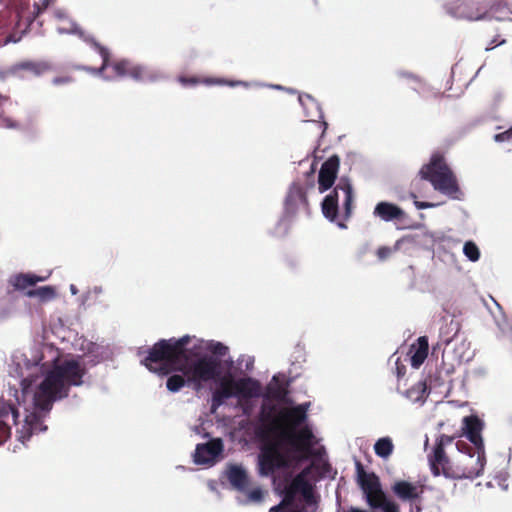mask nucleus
<instances>
[{
  "instance_id": "1",
  "label": "nucleus",
  "mask_w": 512,
  "mask_h": 512,
  "mask_svg": "<svg viewBox=\"0 0 512 512\" xmlns=\"http://www.w3.org/2000/svg\"><path fill=\"white\" fill-rule=\"evenodd\" d=\"M275 411V405H263L259 415L260 424L255 428L256 438L260 442L257 467L259 475L263 477L289 469L293 463L306 457L314 437L308 427L299 431L284 429L280 416H274Z\"/></svg>"
},
{
  "instance_id": "2",
  "label": "nucleus",
  "mask_w": 512,
  "mask_h": 512,
  "mask_svg": "<svg viewBox=\"0 0 512 512\" xmlns=\"http://www.w3.org/2000/svg\"><path fill=\"white\" fill-rule=\"evenodd\" d=\"M83 375L84 370L76 360H65L46 372L33 395V404L37 411L26 415L20 430L21 441L29 440L33 434L47 429L39 412H50L54 402L68 396L71 386L82 383Z\"/></svg>"
},
{
  "instance_id": "3",
  "label": "nucleus",
  "mask_w": 512,
  "mask_h": 512,
  "mask_svg": "<svg viewBox=\"0 0 512 512\" xmlns=\"http://www.w3.org/2000/svg\"><path fill=\"white\" fill-rule=\"evenodd\" d=\"M423 181H429L433 188L452 199H460L462 194L457 178L446 162L443 154L433 153L429 162L419 170L418 177L412 180L410 185V197L417 198L421 191Z\"/></svg>"
},
{
  "instance_id": "4",
  "label": "nucleus",
  "mask_w": 512,
  "mask_h": 512,
  "mask_svg": "<svg viewBox=\"0 0 512 512\" xmlns=\"http://www.w3.org/2000/svg\"><path fill=\"white\" fill-rule=\"evenodd\" d=\"M191 337L185 335L179 339H161L149 350L141 363L158 375H168L176 371L174 367L180 365L181 360L187 359V345Z\"/></svg>"
},
{
  "instance_id": "5",
  "label": "nucleus",
  "mask_w": 512,
  "mask_h": 512,
  "mask_svg": "<svg viewBox=\"0 0 512 512\" xmlns=\"http://www.w3.org/2000/svg\"><path fill=\"white\" fill-rule=\"evenodd\" d=\"M354 192L347 177H341L334 189L321 203L322 213L331 222L345 229L346 221L352 216Z\"/></svg>"
},
{
  "instance_id": "6",
  "label": "nucleus",
  "mask_w": 512,
  "mask_h": 512,
  "mask_svg": "<svg viewBox=\"0 0 512 512\" xmlns=\"http://www.w3.org/2000/svg\"><path fill=\"white\" fill-rule=\"evenodd\" d=\"M458 455L454 457V469H448L450 479H474L479 477L486 463L485 449L476 448L467 442H456Z\"/></svg>"
},
{
  "instance_id": "7",
  "label": "nucleus",
  "mask_w": 512,
  "mask_h": 512,
  "mask_svg": "<svg viewBox=\"0 0 512 512\" xmlns=\"http://www.w3.org/2000/svg\"><path fill=\"white\" fill-rule=\"evenodd\" d=\"M355 466L357 484L363 492L367 505L371 509H381L383 512H399V506L387 498L379 477L374 472H366L360 461H356Z\"/></svg>"
},
{
  "instance_id": "8",
  "label": "nucleus",
  "mask_w": 512,
  "mask_h": 512,
  "mask_svg": "<svg viewBox=\"0 0 512 512\" xmlns=\"http://www.w3.org/2000/svg\"><path fill=\"white\" fill-rule=\"evenodd\" d=\"M53 0H41L34 5V18H38L43 12H46L49 19L54 23L56 30L60 34H75L83 39L87 44L96 47V40L92 35H87L70 17L68 11L60 7H51Z\"/></svg>"
},
{
  "instance_id": "9",
  "label": "nucleus",
  "mask_w": 512,
  "mask_h": 512,
  "mask_svg": "<svg viewBox=\"0 0 512 512\" xmlns=\"http://www.w3.org/2000/svg\"><path fill=\"white\" fill-rule=\"evenodd\" d=\"M187 360L188 358L181 360L180 365L174 369L184 374L187 382L192 384L196 391L202 388V383L215 380L220 375L221 363L214 356H202L191 364H188Z\"/></svg>"
},
{
  "instance_id": "10",
  "label": "nucleus",
  "mask_w": 512,
  "mask_h": 512,
  "mask_svg": "<svg viewBox=\"0 0 512 512\" xmlns=\"http://www.w3.org/2000/svg\"><path fill=\"white\" fill-rule=\"evenodd\" d=\"M98 53L102 64L98 67V75L106 80H115L122 77H131L134 80H141L144 69L140 65L127 59L113 57L108 48L98 44Z\"/></svg>"
},
{
  "instance_id": "11",
  "label": "nucleus",
  "mask_w": 512,
  "mask_h": 512,
  "mask_svg": "<svg viewBox=\"0 0 512 512\" xmlns=\"http://www.w3.org/2000/svg\"><path fill=\"white\" fill-rule=\"evenodd\" d=\"M494 6L495 4L489 5L477 0H452L447 3L446 8L456 18L477 21L486 19Z\"/></svg>"
},
{
  "instance_id": "12",
  "label": "nucleus",
  "mask_w": 512,
  "mask_h": 512,
  "mask_svg": "<svg viewBox=\"0 0 512 512\" xmlns=\"http://www.w3.org/2000/svg\"><path fill=\"white\" fill-rule=\"evenodd\" d=\"M455 437L441 434L435 442L432 453L428 455L431 473L434 476L443 475L450 478L448 469H454V457L450 459L445 451V447L453 443Z\"/></svg>"
},
{
  "instance_id": "13",
  "label": "nucleus",
  "mask_w": 512,
  "mask_h": 512,
  "mask_svg": "<svg viewBox=\"0 0 512 512\" xmlns=\"http://www.w3.org/2000/svg\"><path fill=\"white\" fill-rule=\"evenodd\" d=\"M340 159L337 155L329 157L321 166L318 175V188L321 193L330 189L337 177Z\"/></svg>"
},
{
  "instance_id": "14",
  "label": "nucleus",
  "mask_w": 512,
  "mask_h": 512,
  "mask_svg": "<svg viewBox=\"0 0 512 512\" xmlns=\"http://www.w3.org/2000/svg\"><path fill=\"white\" fill-rule=\"evenodd\" d=\"M19 412L8 401L0 398V444L4 443L11 435L10 422L16 424Z\"/></svg>"
},
{
  "instance_id": "15",
  "label": "nucleus",
  "mask_w": 512,
  "mask_h": 512,
  "mask_svg": "<svg viewBox=\"0 0 512 512\" xmlns=\"http://www.w3.org/2000/svg\"><path fill=\"white\" fill-rule=\"evenodd\" d=\"M223 451V442L220 438L212 439L206 443L197 444L194 453L196 464H208L215 460Z\"/></svg>"
},
{
  "instance_id": "16",
  "label": "nucleus",
  "mask_w": 512,
  "mask_h": 512,
  "mask_svg": "<svg viewBox=\"0 0 512 512\" xmlns=\"http://www.w3.org/2000/svg\"><path fill=\"white\" fill-rule=\"evenodd\" d=\"M484 424L476 415H469L463 418V433L467 439L473 444L472 447L484 449L483 438L481 432Z\"/></svg>"
},
{
  "instance_id": "17",
  "label": "nucleus",
  "mask_w": 512,
  "mask_h": 512,
  "mask_svg": "<svg viewBox=\"0 0 512 512\" xmlns=\"http://www.w3.org/2000/svg\"><path fill=\"white\" fill-rule=\"evenodd\" d=\"M48 276H39L33 273H17L9 277L8 284L13 291L8 290V295H13L14 291H24L28 287L35 286L38 282L46 281Z\"/></svg>"
},
{
  "instance_id": "18",
  "label": "nucleus",
  "mask_w": 512,
  "mask_h": 512,
  "mask_svg": "<svg viewBox=\"0 0 512 512\" xmlns=\"http://www.w3.org/2000/svg\"><path fill=\"white\" fill-rule=\"evenodd\" d=\"M231 384L234 387L235 396L242 398L258 397L261 393V385L258 380L251 377L234 380L231 377Z\"/></svg>"
},
{
  "instance_id": "19",
  "label": "nucleus",
  "mask_w": 512,
  "mask_h": 512,
  "mask_svg": "<svg viewBox=\"0 0 512 512\" xmlns=\"http://www.w3.org/2000/svg\"><path fill=\"white\" fill-rule=\"evenodd\" d=\"M226 475L231 486L240 491L245 492L249 486V476L242 465L231 464L227 467Z\"/></svg>"
},
{
  "instance_id": "20",
  "label": "nucleus",
  "mask_w": 512,
  "mask_h": 512,
  "mask_svg": "<svg viewBox=\"0 0 512 512\" xmlns=\"http://www.w3.org/2000/svg\"><path fill=\"white\" fill-rule=\"evenodd\" d=\"M392 491L402 501H414L423 493L422 486L405 480L396 481L392 486Z\"/></svg>"
},
{
  "instance_id": "21",
  "label": "nucleus",
  "mask_w": 512,
  "mask_h": 512,
  "mask_svg": "<svg viewBox=\"0 0 512 512\" xmlns=\"http://www.w3.org/2000/svg\"><path fill=\"white\" fill-rule=\"evenodd\" d=\"M373 214L386 222L402 220L405 217V212L402 208L396 204L386 201L379 202L375 206Z\"/></svg>"
},
{
  "instance_id": "22",
  "label": "nucleus",
  "mask_w": 512,
  "mask_h": 512,
  "mask_svg": "<svg viewBox=\"0 0 512 512\" xmlns=\"http://www.w3.org/2000/svg\"><path fill=\"white\" fill-rule=\"evenodd\" d=\"M280 418L290 425V430L295 431V428L306 420L307 407L301 404L292 408L283 409L280 412Z\"/></svg>"
},
{
  "instance_id": "23",
  "label": "nucleus",
  "mask_w": 512,
  "mask_h": 512,
  "mask_svg": "<svg viewBox=\"0 0 512 512\" xmlns=\"http://www.w3.org/2000/svg\"><path fill=\"white\" fill-rule=\"evenodd\" d=\"M235 396L234 387L231 384V376L224 377L220 382V387L212 394L211 410L212 412L221 406L228 398Z\"/></svg>"
},
{
  "instance_id": "24",
  "label": "nucleus",
  "mask_w": 512,
  "mask_h": 512,
  "mask_svg": "<svg viewBox=\"0 0 512 512\" xmlns=\"http://www.w3.org/2000/svg\"><path fill=\"white\" fill-rule=\"evenodd\" d=\"M308 206V199L306 192L301 187H294L290 189L285 205L286 209L290 213H294L298 205Z\"/></svg>"
},
{
  "instance_id": "25",
  "label": "nucleus",
  "mask_w": 512,
  "mask_h": 512,
  "mask_svg": "<svg viewBox=\"0 0 512 512\" xmlns=\"http://www.w3.org/2000/svg\"><path fill=\"white\" fill-rule=\"evenodd\" d=\"M428 340L426 337H419L417 339V345L412 346L411 352V365L414 368H419L425 361L428 355Z\"/></svg>"
},
{
  "instance_id": "26",
  "label": "nucleus",
  "mask_w": 512,
  "mask_h": 512,
  "mask_svg": "<svg viewBox=\"0 0 512 512\" xmlns=\"http://www.w3.org/2000/svg\"><path fill=\"white\" fill-rule=\"evenodd\" d=\"M25 295L29 298H37L41 303H47L56 298L57 292L53 286H42L27 290Z\"/></svg>"
},
{
  "instance_id": "27",
  "label": "nucleus",
  "mask_w": 512,
  "mask_h": 512,
  "mask_svg": "<svg viewBox=\"0 0 512 512\" xmlns=\"http://www.w3.org/2000/svg\"><path fill=\"white\" fill-rule=\"evenodd\" d=\"M394 450V444L390 437L379 438L374 444L375 454L381 458L387 459Z\"/></svg>"
},
{
  "instance_id": "28",
  "label": "nucleus",
  "mask_w": 512,
  "mask_h": 512,
  "mask_svg": "<svg viewBox=\"0 0 512 512\" xmlns=\"http://www.w3.org/2000/svg\"><path fill=\"white\" fill-rule=\"evenodd\" d=\"M427 396V385L419 381L406 391V397L413 402L423 401Z\"/></svg>"
},
{
  "instance_id": "29",
  "label": "nucleus",
  "mask_w": 512,
  "mask_h": 512,
  "mask_svg": "<svg viewBox=\"0 0 512 512\" xmlns=\"http://www.w3.org/2000/svg\"><path fill=\"white\" fill-rule=\"evenodd\" d=\"M309 484L308 480L306 479V475L304 472L299 473L296 475L292 481L285 486V488L289 491H291L294 494L302 493L305 489H307V485Z\"/></svg>"
},
{
  "instance_id": "30",
  "label": "nucleus",
  "mask_w": 512,
  "mask_h": 512,
  "mask_svg": "<svg viewBox=\"0 0 512 512\" xmlns=\"http://www.w3.org/2000/svg\"><path fill=\"white\" fill-rule=\"evenodd\" d=\"M186 376L180 374L171 375L166 381V387L170 392H178L186 384Z\"/></svg>"
},
{
  "instance_id": "31",
  "label": "nucleus",
  "mask_w": 512,
  "mask_h": 512,
  "mask_svg": "<svg viewBox=\"0 0 512 512\" xmlns=\"http://www.w3.org/2000/svg\"><path fill=\"white\" fill-rule=\"evenodd\" d=\"M463 253L470 261H477L480 258V251L472 241H467L463 247Z\"/></svg>"
},
{
  "instance_id": "32",
  "label": "nucleus",
  "mask_w": 512,
  "mask_h": 512,
  "mask_svg": "<svg viewBox=\"0 0 512 512\" xmlns=\"http://www.w3.org/2000/svg\"><path fill=\"white\" fill-rule=\"evenodd\" d=\"M283 494H284V496H283L281 503L284 506V509L299 506L296 503V495L297 494L292 493L291 491L287 490L286 488H284Z\"/></svg>"
},
{
  "instance_id": "33",
  "label": "nucleus",
  "mask_w": 512,
  "mask_h": 512,
  "mask_svg": "<svg viewBox=\"0 0 512 512\" xmlns=\"http://www.w3.org/2000/svg\"><path fill=\"white\" fill-rule=\"evenodd\" d=\"M179 82L183 85V86H195V85H198L200 83H212V81H209V80H201L200 78L196 77V76H191V77H186V76H180L178 78Z\"/></svg>"
},
{
  "instance_id": "34",
  "label": "nucleus",
  "mask_w": 512,
  "mask_h": 512,
  "mask_svg": "<svg viewBox=\"0 0 512 512\" xmlns=\"http://www.w3.org/2000/svg\"><path fill=\"white\" fill-rule=\"evenodd\" d=\"M483 2L485 4H489V5L495 4V6L491 9L489 14L487 15L486 19L494 17L496 15V13L501 12L504 8H506V5L503 4L501 1L493 0V1H483Z\"/></svg>"
},
{
  "instance_id": "35",
  "label": "nucleus",
  "mask_w": 512,
  "mask_h": 512,
  "mask_svg": "<svg viewBox=\"0 0 512 512\" xmlns=\"http://www.w3.org/2000/svg\"><path fill=\"white\" fill-rule=\"evenodd\" d=\"M247 497H248L249 502L259 503L263 500L264 494H263L262 489L257 487L255 489L249 491L247 494Z\"/></svg>"
},
{
  "instance_id": "36",
  "label": "nucleus",
  "mask_w": 512,
  "mask_h": 512,
  "mask_svg": "<svg viewBox=\"0 0 512 512\" xmlns=\"http://www.w3.org/2000/svg\"><path fill=\"white\" fill-rule=\"evenodd\" d=\"M496 142H505L512 140V127L508 130L498 133L494 136Z\"/></svg>"
},
{
  "instance_id": "37",
  "label": "nucleus",
  "mask_w": 512,
  "mask_h": 512,
  "mask_svg": "<svg viewBox=\"0 0 512 512\" xmlns=\"http://www.w3.org/2000/svg\"><path fill=\"white\" fill-rule=\"evenodd\" d=\"M376 254H377L378 259L383 261V260L388 259L391 256L392 249L387 246H382V247L378 248Z\"/></svg>"
},
{
  "instance_id": "38",
  "label": "nucleus",
  "mask_w": 512,
  "mask_h": 512,
  "mask_svg": "<svg viewBox=\"0 0 512 512\" xmlns=\"http://www.w3.org/2000/svg\"><path fill=\"white\" fill-rule=\"evenodd\" d=\"M34 382H35V379L32 376H27L22 379L21 387H22L23 394H27L29 392V390L31 389Z\"/></svg>"
},
{
  "instance_id": "39",
  "label": "nucleus",
  "mask_w": 512,
  "mask_h": 512,
  "mask_svg": "<svg viewBox=\"0 0 512 512\" xmlns=\"http://www.w3.org/2000/svg\"><path fill=\"white\" fill-rule=\"evenodd\" d=\"M301 495L303 496L306 503L311 504L314 502L313 489L310 483L307 485V489H305Z\"/></svg>"
},
{
  "instance_id": "40",
  "label": "nucleus",
  "mask_w": 512,
  "mask_h": 512,
  "mask_svg": "<svg viewBox=\"0 0 512 512\" xmlns=\"http://www.w3.org/2000/svg\"><path fill=\"white\" fill-rule=\"evenodd\" d=\"M506 43V40L505 39H500V36L499 35H496L487 45L486 47V51H489V50H492L494 49L495 47L499 46V45H503Z\"/></svg>"
},
{
  "instance_id": "41",
  "label": "nucleus",
  "mask_w": 512,
  "mask_h": 512,
  "mask_svg": "<svg viewBox=\"0 0 512 512\" xmlns=\"http://www.w3.org/2000/svg\"><path fill=\"white\" fill-rule=\"evenodd\" d=\"M227 351L228 348L220 342L216 343L212 348V352L218 356H225Z\"/></svg>"
},
{
  "instance_id": "42",
  "label": "nucleus",
  "mask_w": 512,
  "mask_h": 512,
  "mask_svg": "<svg viewBox=\"0 0 512 512\" xmlns=\"http://www.w3.org/2000/svg\"><path fill=\"white\" fill-rule=\"evenodd\" d=\"M17 67L22 70L36 71V65L32 62H23L18 64Z\"/></svg>"
},
{
  "instance_id": "43",
  "label": "nucleus",
  "mask_w": 512,
  "mask_h": 512,
  "mask_svg": "<svg viewBox=\"0 0 512 512\" xmlns=\"http://www.w3.org/2000/svg\"><path fill=\"white\" fill-rule=\"evenodd\" d=\"M414 205L416 206L417 209H428L436 206L434 203L422 202L417 200L414 201Z\"/></svg>"
},
{
  "instance_id": "44",
  "label": "nucleus",
  "mask_w": 512,
  "mask_h": 512,
  "mask_svg": "<svg viewBox=\"0 0 512 512\" xmlns=\"http://www.w3.org/2000/svg\"><path fill=\"white\" fill-rule=\"evenodd\" d=\"M269 393L272 395V397L278 399V398H281L282 395L284 394V391L280 388V387H276V388H269Z\"/></svg>"
},
{
  "instance_id": "45",
  "label": "nucleus",
  "mask_w": 512,
  "mask_h": 512,
  "mask_svg": "<svg viewBox=\"0 0 512 512\" xmlns=\"http://www.w3.org/2000/svg\"><path fill=\"white\" fill-rule=\"evenodd\" d=\"M283 512H306V510L304 506H295L292 508L284 509Z\"/></svg>"
},
{
  "instance_id": "46",
  "label": "nucleus",
  "mask_w": 512,
  "mask_h": 512,
  "mask_svg": "<svg viewBox=\"0 0 512 512\" xmlns=\"http://www.w3.org/2000/svg\"><path fill=\"white\" fill-rule=\"evenodd\" d=\"M68 81H69V78H67V77H56V78H54L53 83L58 85V84L66 83Z\"/></svg>"
},
{
  "instance_id": "47",
  "label": "nucleus",
  "mask_w": 512,
  "mask_h": 512,
  "mask_svg": "<svg viewBox=\"0 0 512 512\" xmlns=\"http://www.w3.org/2000/svg\"><path fill=\"white\" fill-rule=\"evenodd\" d=\"M279 511H282V512L284 511V506L282 505L281 502L278 505L271 507L269 510V512H279Z\"/></svg>"
},
{
  "instance_id": "48",
  "label": "nucleus",
  "mask_w": 512,
  "mask_h": 512,
  "mask_svg": "<svg viewBox=\"0 0 512 512\" xmlns=\"http://www.w3.org/2000/svg\"><path fill=\"white\" fill-rule=\"evenodd\" d=\"M8 100V96L0 94V107H2L6 102H8Z\"/></svg>"
},
{
  "instance_id": "49",
  "label": "nucleus",
  "mask_w": 512,
  "mask_h": 512,
  "mask_svg": "<svg viewBox=\"0 0 512 512\" xmlns=\"http://www.w3.org/2000/svg\"><path fill=\"white\" fill-rule=\"evenodd\" d=\"M299 101L302 103L303 102V97L302 96H299Z\"/></svg>"
}]
</instances>
